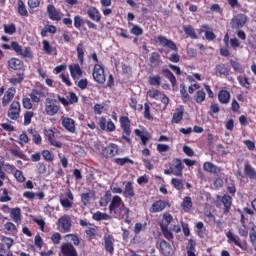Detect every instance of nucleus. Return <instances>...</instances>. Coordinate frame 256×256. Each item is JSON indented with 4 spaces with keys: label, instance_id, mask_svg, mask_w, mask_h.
Instances as JSON below:
<instances>
[{
    "label": "nucleus",
    "instance_id": "obj_36",
    "mask_svg": "<svg viewBox=\"0 0 256 256\" xmlns=\"http://www.w3.org/2000/svg\"><path fill=\"white\" fill-rule=\"evenodd\" d=\"M92 219H94V221H109L111 220V215L97 211L93 214Z\"/></svg>",
    "mask_w": 256,
    "mask_h": 256
},
{
    "label": "nucleus",
    "instance_id": "obj_27",
    "mask_svg": "<svg viewBox=\"0 0 256 256\" xmlns=\"http://www.w3.org/2000/svg\"><path fill=\"white\" fill-rule=\"evenodd\" d=\"M215 73L218 77H227L229 75V67L226 64H218L215 67Z\"/></svg>",
    "mask_w": 256,
    "mask_h": 256
},
{
    "label": "nucleus",
    "instance_id": "obj_22",
    "mask_svg": "<svg viewBox=\"0 0 256 256\" xmlns=\"http://www.w3.org/2000/svg\"><path fill=\"white\" fill-rule=\"evenodd\" d=\"M87 15L92 19V21H95L96 23H99L101 21V12L96 7H90L87 10Z\"/></svg>",
    "mask_w": 256,
    "mask_h": 256
},
{
    "label": "nucleus",
    "instance_id": "obj_2",
    "mask_svg": "<svg viewBox=\"0 0 256 256\" xmlns=\"http://www.w3.org/2000/svg\"><path fill=\"white\" fill-rule=\"evenodd\" d=\"M72 223L73 221L71 220V216L64 214L62 217L58 219V231H60V233H69L71 231Z\"/></svg>",
    "mask_w": 256,
    "mask_h": 256
},
{
    "label": "nucleus",
    "instance_id": "obj_9",
    "mask_svg": "<svg viewBox=\"0 0 256 256\" xmlns=\"http://www.w3.org/2000/svg\"><path fill=\"white\" fill-rule=\"evenodd\" d=\"M170 169L172 171V175H175L176 177L183 176V163L179 158H174L170 162Z\"/></svg>",
    "mask_w": 256,
    "mask_h": 256
},
{
    "label": "nucleus",
    "instance_id": "obj_54",
    "mask_svg": "<svg viewBox=\"0 0 256 256\" xmlns=\"http://www.w3.org/2000/svg\"><path fill=\"white\" fill-rule=\"evenodd\" d=\"M24 79L25 77L23 76V74H17V77L10 78L9 81L12 85H21Z\"/></svg>",
    "mask_w": 256,
    "mask_h": 256
},
{
    "label": "nucleus",
    "instance_id": "obj_29",
    "mask_svg": "<svg viewBox=\"0 0 256 256\" xmlns=\"http://www.w3.org/2000/svg\"><path fill=\"white\" fill-rule=\"evenodd\" d=\"M218 100L223 104L227 105L231 101V93L227 90H221L218 93Z\"/></svg>",
    "mask_w": 256,
    "mask_h": 256
},
{
    "label": "nucleus",
    "instance_id": "obj_13",
    "mask_svg": "<svg viewBox=\"0 0 256 256\" xmlns=\"http://www.w3.org/2000/svg\"><path fill=\"white\" fill-rule=\"evenodd\" d=\"M157 41L162 47H167L168 49H171V51H177L175 42L169 40L167 37L160 35L157 37Z\"/></svg>",
    "mask_w": 256,
    "mask_h": 256
},
{
    "label": "nucleus",
    "instance_id": "obj_64",
    "mask_svg": "<svg viewBox=\"0 0 256 256\" xmlns=\"http://www.w3.org/2000/svg\"><path fill=\"white\" fill-rule=\"evenodd\" d=\"M250 241L252 245H256V227H253L250 231Z\"/></svg>",
    "mask_w": 256,
    "mask_h": 256
},
{
    "label": "nucleus",
    "instance_id": "obj_41",
    "mask_svg": "<svg viewBox=\"0 0 256 256\" xmlns=\"http://www.w3.org/2000/svg\"><path fill=\"white\" fill-rule=\"evenodd\" d=\"M183 31L191 39H198L197 33H195V28H193V26H191V25L184 26Z\"/></svg>",
    "mask_w": 256,
    "mask_h": 256
},
{
    "label": "nucleus",
    "instance_id": "obj_57",
    "mask_svg": "<svg viewBox=\"0 0 256 256\" xmlns=\"http://www.w3.org/2000/svg\"><path fill=\"white\" fill-rule=\"evenodd\" d=\"M180 95L184 103H187V101H189V94L187 93V90H185V85L183 84L180 85Z\"/></svg>",
    "mask_w": 256,
    "mask_h": 256
},
{
    "label": "nucleus",
    "instance_id": "obj_58",
    "mask_svg": "<svg viewBox=\"0 0 256 256\" xmlns=\"http://www.w3.org/2000/svg\"><path fill=\"white\" fill-rule=\"evenodd\" d=\"M42 45L43 51H45V53H47L48 55H51V53H53V47L51 44H49V41L43 40Z\"/></svg>",
    "mask_w": 256,
    "mask_h": 256
},
{
    "label": "nucleus",
    "instance_id": "obj_12",
    "mask_svg": "<svg viewBox=\"0 0 256 256\" xmlns=\"http://www.w3.org/2000/svg\"><path fill=\"white\" fill-rule=\"evenodd\" d=\"M44 135L47 137L50 145H53V147H57V149H61V147H63V144L55 139V132L52 129H45Z\"/></svg>",
    "mask_w": 256,
    "mask_h": 256
},
{
    "label": "nucleus",
    "instance_id": "obj_19",
    "mask_svg": "<svg viewBox=\"0 0 256 256\" xmlns=\"http://www.w3.org/2000/svg\"><path fill=\"white\" fill-rule=\"evenodd\" d=\"M62 126L64 129L69 131L70 133H75V120L69 117H65L62 119Z\"/></svg>",
    "mask_w": 256,
    "mask_h": 256
},
{
    "label": "nucleus",
    "instance_id": "obj_4",
    "mask_svg": "<svg viewBox=\"0 0 256 256\" xmlns=\"http://www.w3.org/2000/svg\"><path fill=\"white\" fill-rule=\"evenodd\" d=\"M11 47L17 55H20V57L31 59L33 57V52H31V48L25 47L22 48L21 45H19L18 42H11Z\"/></svg>",
    "mask_w": 256,
    "mask_h": 256
},
{
    "label": "nucleus",
    "instance_id": "obj_6",
    "mask_svg": "<svg viewBox=\"0 0 256 256\" xmlns=\"http://www.w3.org/2000/svg\"><path fill=\"white\" fill-rule=\"evenodd\" d=\"M74 199L75 196H73V192H71V190H67L64 196L60 197V204L64 209H66V211H69V209L73 207Z\"/></svg>",
    "mask_w": 256,
    "mask_h": 256
},
{
    "label": "nucleus",
    "instance_id": "obj_43",
    "mask_svg": "<svg viewBox=\"0 0 256 256\" xmlns=\"http://www.w3.org/2000/svg\"><path fill=\"white\" fill-rule=\"evenodd\" d=\"M4 229L9 235H15V233H17V226L13 222H6L4 224Z\"/></svg>",
    "mask_w": 256,
    "mask_h": 256
},
{
    "label": "nucleus",
    "instance_id": "obj_20",
    "mask_svg": "<svg viewBox=\"0 0 256 256\" xmlns=\"http://www.w3.org/2000/svg\"><path fill=\"white\" fill-rule=\"evenodd\" d=\"M167 207V202L163 200H158L154 202L150 208V213H160V211H163Z\"/></svg>",
    "mask_w": 256,
    "mask_h": 256
},
{
    "label": "nucleus",
    "instance_id": "obj_17",
    "mask_svg": "<svg viewBox=\"0 0 256 256\" xmlns=\"http://www.w3.org/2000/svg\"><path fill=\"white\" fill-rule=\"evenodd\" d=\"M9 214H10L12 221H14V223H16L17 225H19V223H21V221H22L21 208H19V207L10 208Z\"/></svg>",
    "mask_w": 256,
    "mask_h": 256
},
{
    "label": "nucleus",
    "instance_id": "obj_26",
    "mask_svg": "<svg viewBox=\"0 0 256 256\" xmlns=\"http://www.w3.org/2000/svg\"><path fill=\"white\" fill-rule=\"evenodd\" d=\"M160 250L165 256L173 255V247L171 246V244H169V242L165 240H162L160 242Z\"/></svg>",
    "mask_w": 256,
    "mask_h": 256
},
{
    "label": "nucleus",
    "instance_id": "obj_40",
    "mask_svg": "<svg viewBox=\"0 0 256 256\" xmlns=\"http://www.w3.org/2000/svg\"><path fill=\"white\" fill-rule=\"evenodd\" d=\"M77 51V57L81 65H83V61H85V47L83 46V43H79L76 48Z\"/></svg>",
    "mask_w": 256,
    "mask_h": 256
},
{
    "label": "nucleus",
    "instance_id": "obj_16",
    "mask_svg": "<svg viewBox=\"0 0 256 256\" xmlns=\"http://www.w3.org/2000/svg\"><path fill=\"white\" fill-rule=\"evenodd\" d=\"M115 239L113 238V236L109 235V234H106L104 236V247L106 249V251L108 253H110V255H113V252L115 251V248H114V243Z\"/></svg>",
    "mask_w": 256,
    "mask_h": 256
},
{
    "label": "nucleus",
    "instance_id": "obj_50",
    "mask_svg": "<svg viewBox=\"0 0 256 256\" xmlns=\"http://www.w3.org/2000/svg\"><path fill=\"white\" fill-rule=\"evenodd\" d=\"M205 97H207V94L205 93L204 90H199L194 99L196 101V103H203V101H205Z\"/></svg>",
    "mask_w": 256,
    "mask_h": 256
},
{
    "label": "nucleus",
    "instance_id": "obj_15",
    "mask_svg": "<svg viewBox=\"0 0 256 256\" xmlns=\"http://www.w3.org/2000/svg\"><path fill=\"white\" fill-rule=\"evenodd\" d=\"M124 191H123V196L126 199H133V197H135V190L133 188V182L128 181V182H124Z\"/></svg>",
    "mask_w": 256,
    "mask_h": 256
},
{
    "label": "nucleus",
    "instance_id": "obj_39",
    "mask_svg": "<svg viewBox=\"0 0 256 256\" xmlns=\"http://www.w3.org/2000/svg\"><path fill=\"white\" fill-rule=\"evenodd\" d=\"M173 221V216L169 213H165L163 215L162 222L160 224L161 229L168 228L169 225H171V222Z\"/></svg>",
    "mask_w": 256,
    "mask_h": 256
},
{
    "label": "nucleus",
    "instance_id": "obj_45",
    "mask_svg": "<svg viewBox=\"0 0 256 256\" xmlns=\"http://www.w3.org/2000/svg\"><path fill=\"white\" fill-rule=\"evenodd\" d=\"M191 207H193V201L191 200V197L189 196H186L184 199H183V202H182V208L184 211H190L191 210Z\"/></svg>",
    "mask_w": 256,
    "mask_h": 256
},
{
    "label": "nucleus",
    "instance_id": "obj_5",
    "mask_svg": "<svg viewBox=\"0 0 256 256\" xmlns=\"http://www.w3.org/2000/svg\"><path fill=\"white\" fill-rule=\"evenodd\" d=\"M7 115L12 121H17L21 115V103L13 101L8 109Z\"/></svg>",
    "mask_w": 256,
    "mask_h": 256
},
{
    "label": "nucleus",
    "instance_id": "obj_7",
    "mask_svg": "<svg viewBox=\"0 0 256 256\" xmlns=\"http://www.w3.org/2000/svg\"><path fill=\"white\" fill-rule=\"evenodd\" d=\"M92 75L96 83H99L100 85H103L105 83V69L103 68V66H101V64L94 65Z\"/></svg>",
    "mask_w": 256,
    "mask_h": 256
},
{
    "label": "nucleus",
    "instance_id": "obj_24",
    "mask_svg": "<svg viewBox=\"0 0 256 256\" xmlns=\"http://www.w3.org/2000/svg\"><path fill=\"white\" fill-rule=\"evenodd\" d=\"M47 11H48L49 18L52 21H61V15L59 14V12L55 8V6L48 5L47 6Z\"/></svg>",
    "mask_w": 256,
    "mask_h": 256
},
{
    "label": "nucleus",
    "instance_id": "obj_21",
    "mask_svg": "<svg viewBox=\"0 0 256 256\" xmlns=\"http://www.w3.org/2000/svg\"><path fill=\"white\" fill-rule=\"evenodd\" d=\"M120 125L125 135H131V121H129L128 117H121Z\"/></svg>",
    "mask_w": 256,
    "mask_h": 256
},
{
    "label": "nucleus",
    "instance_id": "obj_47",
    "mask_svg": "<svg viewBox=\"0 0 256 256\" xmlns=\"http://www.w3.org/2000/svg\"><path fill=\"white\" fill-rule=\"evenodd\" d=\"M28 133H30V135H32L33 137V141L36 145H41V135H39V132L33 130V129H28Z\"/></svg>",
    "mask_w": 256,
    "mask_h": 256
},
{
    "label": "nucleus",
    "instance_id": "obj_55",
    "mask_svg": "<svg viewBox=\"0 0 256 256\" xmlns=\"http://www.w3.org/2000/svg\"><path fill=\"white\" fill-rule=\"evenodd\" d=\"M22 105L24 109H33V100H31L28 96L23 97Z\"/></svg>",
    "mask_w": 256,
    "mask_h": 256
},
{
    "label": "nucleus",
    "instance_id": "obj_52",
    "mask_svg": "<svg viewBox=\"0 0 256 256\" xmlns=\"http://www.w3.org/2000/svg\"><path fill=\"white\" fill-rule=\"evenodd\" d=\"M171 183L177 191H183V181L177 178H172Z\"/></svg>",
    "mask_w": 256,
    "mask_h": 256
},
{
    "label": "nucleus",
    "instance_id": "obj_63",
    "mask_svg": "<svg viewBox=\"0 0 256 256\" xmlns=\"http://www.w3.org/2000/svg\"><path fill=\"white\" fill-rule=\"evenodd\" d=\"M161 231H162L165 239H168V241H172L173 233H171V231H169V228H161Z\"/></svg>",
    "mask_w": 256,
    "mask_h": 256
},
{
    "label": "nucleus",
    "instance_id": "obj_38",
    "mask_svg": "<svg viewBox=\"0 0 256 256\" xmlns=\"http://www.w3.org/2000/svg\"><path fill=\"white\" fill-rule=\"evenodd\" d=\"M237 81L239 82V85H241V87H244V89H249V87H251L249 78L245 74L237 76Z\"/></svg>",
    "mask_w": 256,
    "mask_h": 256
},
{
    "label": "nucleus",
    "instance_id": "obj_25",
    "mask_svg": "<svg viewBox=\"0 0 256 256\" xmlns=\"http://www.w3.org/2000/svg\"><path fill=\"white\" fill-rule=\"evenodd\" d=\"M226 237L228 239V243H234V245H236V247H239L240 249H243V245L240 242V238L239 236L233 234V232L228 231L226 233Z\"/></svg>",
    "mask_w": 256,
    "mask_h": 256
},
{
    "label": "nucleus",
    "instance_id": "obj_61",
    "mask_svg": "<svg viewBox=\"0 0 256 256\" xmlns=\"http://www.w3.org/2000/svg\"><path fill=\"white\" fill-rule=\"evenodd\" d=\"M14 177L18 181V183H25V176L23 175V171L16 170L14 173Z\"/></svg>",
    "mask_w": 256,
    "mask_h": 256
},
{
    "label": "nucleus",
    "instance_id": "obj_34",
    "mask_svg": "<svg viewBox=\"0 0 256 256\" xmlns=\"http://www.w3.org/2000/svg\"><path fill=\"white\" fill-rule=\"evenodd\" d=\"M42 97L43 92L37 89L32 90V92L29 94V98L31 99L32 103H40Z\"/></svg>",
    "mask_w": 256,
    "mask_h": 256
},
{
    "label": "nucleus",
    "instance_id": "obj_51",
    "mask_svg": "<svg viewBox=\"0 0 256 256\" xmlns=\"http://www.w3.org/2000/svg\"><path fill=\"white\" fill-rule=\"evenodd\" d=\"M35 117V113L33 111H27L24 113V125H31V120Z\"/></svg>",
    "mask_w": 256,
    "mask_h": 256
},
{
    "label": "nucleus",
    "instance_id": "obj_28",
    "mask_svg": "<svg viewBox=\"0 0 256 256\" xmlns=\"http://www.w3.org/2000/svg\"><path fill=\"white\" fill-rule=\"evenodd\" d=\"M185 113V110L183 109V106H180L179 108H176L173 117H172V123H181L183 121V114Z\"/></svg>",
    "mask_w": 256,
    "mask_h": 256
},
{
    "label": "nucleus",
    "instance_id": "obj_37",
    "mask_svg": "<svg viewBox=\"0 0 256 256\" xmlns=\"http://www.w3.org/2000/svg\"><path fill=\"white\" fill-rule=\"evenodd\" d=\"M162 75H164L166 79H169L172 87H175V85H177V78H175V75L169 69H164L162 71Z\"/></svg>",
    "mask_w": 256,
    "mask_h": 256
},
{
    "label": "nucleus",
    "instance_id": "obj_44",
    "mask_svg": "<svg viewBox=\"0 0 256 256\" xmlns=\"http://www.w3.org/2000/svg\"><path fill=\"white\" fill-rule=\"evenodd\" d=\"M18 13L22 17H27L29 15V12H27V8L25 7V2H23V0L18 1Z\"/></svg>",
    "mask_w": 256,
    "mask_h": 256
},
{
    "label": "nucleus",
    "instance_id": "obj_60",
    "mask_svg": "<svg viewBox=\"0 0 256 256\" xmlns=\"http://www.w3.org/2000/svg\"><path fill=\"white\" fill-rule=\"evenodd\" d=\"M130 33L132 35H136V36L142 35L143 34V28H141V26H139V25H133V27L130 30Z\"/></svg>",
    "mask_w": 256,
    "mask_h": 256
},
{
    "label": "nucleus",
    "instance_id": "obj_11",
    "mask_svg": "<svg viewBox=\"0 0 256 256\" xmlns=\"http://www.w3.org/2000/svg\"><path fill=\"white\" fill-rule=\"evenodd\" d=\"M68 69L74 81H78V79H81V77L83 76V70L81 69V66L79 64H71L68 66Z\"/></svg>",
    "mask_w": 256,
    "mask_h": 256
},
{
    "label": "nucleus",
    "instance_id": "obj_32",
    "mask_svg": "<svg viewBox=\"0 0 256 256\" xmlns=\"http://www.w3.org/2000/svg\"><path fill=\"white\" fill-rule=\"evenodd\" d=\"M8 67L10 69H14V71H19L23 67V61L17 58H11L8 61Z\"/></svg>",
    "mask_w": 256,
    "mask_h": 256
},
{
    "label": "nucleus",
    "instance_id": "obj_35",
    "mask_svg": "<svg viewBox=\"0 0 256 256\" xmlns=\"http://www.w3.org/2000/svg\"><path fill=\"white\" fill-rule=\"evenodd\" d=\"M135 135L140 137L143 145H147V141L151 139V134H149V132L141 131L139 129L135 130Z\"/></svg>",
    "mask_w": 256,
    "mask_h": 256
},
{
    "label": "nucleus",
    "instance_id": "obj_56",
    "mask_svg": "<svg viewBox=\"0 0 256 256\" xmlns=\"http://www.w3.org/2000/svg\"><path fill=\"white\" fill-rule=\"evenodd\" d=\"M230 65L232 69L236 71V73H245V70H243V67H241V64H239V62L231 60Z\"/></svg>",
    "mask_w": 256,
    "mask_h": 256
},
{
    "label": "nucleus",
    "instance_id": "obj_62",
    "mask_svg": "<svg viewBox=\"0 0 256 256\" xmlns=\"http://www.w3.org/2000/svg\"><path fill=\"white\" fill-rule=\"evenodd\" d=\"M2 243L7 247V249H11V247H13L14 240L9 237H3Z\"/></svg>",
    "mask_w": 256,
    "mask_h": 256
},
{
    "label": "nucleus",
    "instance_id": "obj_30",
    "mask_svg": "<svg viewBox=\"0 0 256 256\" xmlns=\"http://www.w3.org/2000/svg\"><path fill=\"white\" fill-rule=\"evenodd\" d=\"M204 171H207L208 173H214V175H217L221 173V168L217 167L211 162H205L203 165Z\"/></svg>",
    "mask_w": 256,
    "mask_h": 256
},
{
    "label": "nucleus",
    "instance_id": "obj_49",
    "mask_svg": "<svg viewBox=\"0 0 256 256\" xmlns=\"http://www.w3.org/2000/svg\"><path fill=\"white\" fill-rule=\"evenodd\" d=\"M149 84L152 85L153 87H159V85H161V76L159 75L150 76Z\"/></svg>",
    "mask_w": 256,
    "mask_h": 256
},
{
    "label": "nucleus",
    "instance_id": "obj_42",
    "mask_svg": "<svg viewBox=\"0 0 256 256\" xmlns=\"http://www.w3.org/2000/svg\"><path fill=\"white\" fill-rule=\"evenodd\" d=\"M148 97H150L151 99H155L156 101H160L161 97H163V92L156 90V89H152L149 90L147 92Z\"/></svg>",
    "mask_w": 256,
    "mask_h": 256
},
{
    "label": "nucleus",
    "instance_id": "obj_3",
    "mask_svg": "<svg viewBox=\"0 0 256 256\" xmlns=\"http://www.w3.org/2000/svg\"><path fill=\"white\" fill-rule=\"evenodd\" d=\"M248 17L245 14H237L233 16V18L230 21V27L231 29L239 30L243 27H245V23H247Z\"/></svg>",
    "mask_w": 256,
    "mask_h": 256
},
{
    "label": "nucleus",
    "instance_id": "obj_23",
    "mask_svg": "<svg viewBox=\"0 0 256 256\" xmlns=\"http://www.w3.org/2000/svg\"><path fill=\"white\" fill-rule=\"evenodd\" d=\"M221 203L224 205L223 213L224 215H227L231 209V205H233V198H231L229 195H224L221 198Z\"/></svg>",
    "mask_w": 256,
    "mask_h": 256
},
{
    "label": "nucleus",
    "instance_id": "obj_14",
    "mask_svg": "<svg viewBox=\"0 0 256 256\" xmlns=\"http://www.w3.org/2000/svg\"><path fill=\"white\" fill-rule=\"evenodd\" d=\"M15 93H17V90L13 87L9 88L6 91L2 99L3 107H7V105H9L11 101H13V99L15 98Z\"/></svg>",
    "mask_w": 256,
    "mask_h": 256
},
{
    "label": "nucleus",
    "instance_id": "obj_1",
    "mask_svg": "<svg viewBox=\"0 0 256 256\" xmlns=\"http://www.w3.org/2000/svg\"><path fill=\"white\" fill-rule=\"evenodd\" d=\"M125 209H128L125 206V202L120 196H113L111 203L109 205V213L114 217V219H123V213H125Z\"/></svg>",
    "mask_w": 256,
    "mask_h": 256
},
{
    "label": "nucleus",
    "instance_id": "obj_8",
    "mask_svg": "<svg viewBox=\"0 0 256 256\" xmlns=\"http://www.w3.org/2000/svg\"><path fill=\"white\" fill-rule=\"evenodd\" d=\"M45 112L50 117H53V115H57L59 113V106L57 105V100L47 98L45 103Z\"/></svg>",
    "mask_w": 256,
    "mask_h": 256
},
{
    "label": "nucleus",
    "instance_id": "obj_33",
    "mask_svg": "<svg viewBox=\"0 0 256 256\" xmlns=\"http://www.w3.org/2000/svg\"><path fill=\"white\" fill-rule=\"evenodd\" d=\"M200 33H205V37L208 41H213L215 39V33L209 30V25L204 24L200 28Z\"/></svg>",
    "mask_w": 256,
    "mask_h": 256
},
{
    "label": "nucleus",
    "instance_id": "obj_10",
    "mask_svg": "<svg viewBox=\"0 0 256 256\" xmlns=\"http://www.w3.org/2000/svg\"><path fill=\"white\" fill-rule=\"evenodd\" d=\"M102 155L107 159H111L112 157H115V155H119V146L113 143L109 144L102 150Z\"/></svg>",
    "mask_w": 256,
    "mask_h": 256
},
{
    "label": "nucleus",
    "instance_id": "obj_59",
    "mask_svg": "<svg viewBox=\"0 0 256 256\" xmlns=\"http://www.w3.org/2000/svg\"><path fill=\"white\" fill-rule=\"evenodd\" d=\"M91 197H93V193H91V192L83 193L81 195V201H82L83 205L87 206L89 201H91Z\"/></svg>",
    "mask_w": 256,
    "mask_h": 256
},
{
    "label": "nucleus",
    "instance_id": "obj_46",
    "mask_svg": "<svg viewBox=\"0 0 256 256\" xmlns=\"http://www.w3.org/2000/svg\"><path fill=\"white\" fill-rule=\"evenodd\" d=\"M66 241H70L72 245H75L76 247L79 246V243H81V240H79V237L75 234H68L64 237Z\"/></svg>",
    "mask_w": 256,
    "mask_h": 256
},
{
    "label": "nucleus",
    "instance_id": "obj_48",
    "mask_svg": "<svg viewBox=\"0 0 256 256\" xmlns=\"http://www.w3.org/2000/svg\"><path fill=\"white\" fill-rule=\"evenodd\" d=\"M186 253L187 256H197V254H195V242L193 240L189 241L186 247Z\"/></svg>",
    "mask_w": 256,
    "mask_h": 256
},
{
    "label": "nucleus",
    "instance_id": "obj_18",
    "mask_svg": "<svg viewBox=\"0 0 256 256\" xmlns=\"http://www.w3.org/2000/svg\"><path fill=\"white\" fill-rule=\"evenodd\" d=\"M150 61V67L155 69L156 67H160V65L163 64V61L161 60V55L157 52H153L149 58Z\"/></svg>",
    "mask_w": 256,
    "mask_h": 256
},
{
    "label": "nucleus",
    "instance_id": "obj_53",
    "mask_svg": "<svg viewBox=\"0 0 256 256\" xmlns=\"http://www.w3.org/2000/svg\"><path fill=\"white\" fill-rule=\"evenodd\" d=\"M4 33L7 35H13L17 31V28L15 27V24H4Z\"/></svg>",
    "mask_w": 256,
    "mask_h": 256
},
{
    "label": "nucleus",
    "instance_id": "obj_31",
    "mask_svg": "<svg viewBox=\"0 0 256 256\" xmlns=\"http://www.w3.org/2000/svg\"><path fill=\"white\" fill-rule=\"evenodd\" d=\"M244 173L246 177H249V179H256V171L255 168H253V166H251V164L249 163H245L244 164Z\"/></svg>",
    "mask_w": 256,
    "mask_h": 256
}]
</instances>
